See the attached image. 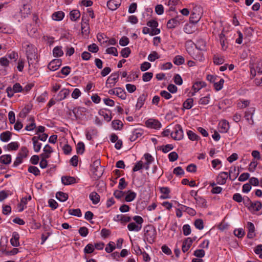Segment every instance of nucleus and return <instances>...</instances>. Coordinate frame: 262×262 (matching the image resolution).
I'll list each match as a JSON object with an SVG mask.
<instances>
[{
    "label": "nucleus",
    "instance_id": "obj_1",
    "mask_svg": "<svg viewBox=\"0 0 262 262\" xmlns=\"http://www.w3.org/2000/svg\"><path fill=\"white\" fill-rule=\"evenodd\" d=\"M185 46L187 52L193 59L202 60L204 57L202 53L200 52L202 49L198 48L192 40H187Z\"/></svg>",
    "mask_w": 262,
    "mask_h": 262
},
{
    "label": "nucleus",
    "instance_id": "obj_2",
    "mask_svg": "<svg viewBox=\"0 0 262 262\" xmlns=\"http://www.w3.org/2000/svg\"><path fill=\"white\" fill-rule=\"evenodd\" d=\"M144 238L149 244L154 243L157 237V231L152 225H146L144 228Z\"/></svg>",
    "mask_w": 262,
    "mask_h": 262
},
{
    "label": "nucleus",
    "instance_id": "obj_3",
    "mask_svg": "<svg viewBox=\"0 0 262 262\" xmlns=\"http://www.w3.org/2000/svg\"><path fill=\"white\" fill-rule=\"evenodd\" d=\"M100 159L95 160L91 165V171L95 176V178L98 179L103 174L104 167L101 166Z\"/></svg>",
    "mask_w": 262,
    "mask_h": 262
},
{
    "label": "nucleus",
    "instance_id": "obj_4",
    "mask_svg": "<svg viewBox=\"0 0 262 262\" xmlns=\"http://www.w3.org/2000/svg\"><path fill=\"white\" fill-rule=\"evenodd\" d=\"M23 46L26 48L27 59L30 61H33L37 58L36 49L32 45L27 42H24Z\"/></svg>",
    "mask_w": 262,
    "mask_h": 262
},
{
    "label": "nucleus",
    "instance_id": "obj_5",
    "mask_svg": "<svg viewBox=\"0 0 262 262\" xmlns=\"http://www.w3.org/2000/svg\"><path fill=\"white\" fill-rule=\"evenodd\" d=\"M28 152L29 151L26 147H22L17 155L15 160L13 164V166L16 167L20 164L23 160L27 157Z\"/></svg>",
    "mask_w": 262,
    "mask_h": 262
},
{
    "label": "nucleus",
    "instance_id": "obj_6",
    "mask_svg": "<svg viewBox=\"0 0 262 262\" xmlns=\"http://www.w3.org/2000/svg\"><path fill=\"white\" fill-rule=\"evenodd\" d=\"M173 139L175 140H181L183 138L184 133L182 127L180 124H176L173 130L170 133Z\"/></svg>",
    "mask_w": 262,
    "mask_h": 262
},
{
    "label": "nucleus",
    "instance_id": "obj_7",
    "mask_svg": "<svg viewBox=\"0 0 262 262\" xmlns=\"http://www.w3.org/2000/svg\"><path fill=\"white\" fill-rule=\"evenodd\" d=\"M23 91V88L19 83H15L12 88L8 86L6 89L8 97L9 98L13 97L14 93L21 92Z\"/></svg>",
    "mask_w": 262,
    "mask_h": 262
},
{
    "label": "nucleus",
    "instance_id": "obj_8",
    "mask_svg": "<svg viewBox=\"0 0 262 262\" xmlns=\"http://www.w3.org/2000/svg\"><path fill=\"white\" fill-rule=\"evenodd\" d=\"M62 60L61 59H54L52 60L48 65V68L52 71L58 70L61 66Z\"/></svg>",
    "mask_w": 262,
    "mask_h": 262
},
{
    "label": "nucleus",
    "instance_id": "obj_9",
    "mask_svg": "<svg viewBox=\"0 0 262 262\" xmlns=\"http://www.w3.org/2000/svg\"><path fill=\"white\" fill-rule=\"evenodd\" d=\"M145 124L147 127L154 129H159L161 127V123L160 122L154 119H149L146 122Z\"/></svg>",
    "mask_w": 262,
    "mask_h": 262
},
{
    "label": "nucleus",
    "instance_id": "obj_10",
    "mask_svg": "<svg viewBox=\"0 0 262 262\" xmlns=\"http://www.w3.org/2000/svg\"><path fill=\"white\" fill-rule=\"evenodd\" d=\"M255 111V108L254 107H250L247 111L245 113L244 117L246 119V120L248 122V123L253 125L254 124V120L253 119V116L254 114Z\"/></svg>",
    "mask_w": 262,
    "mask_h": 262
},
{
    "label": "nucleus",
    "instance_id": "obj_11",
    "mask_svg": "<svg viewBox=\"0 0 262 262\" xmlns=\"http://www.w3.org/2000/svg\"><path fill=\"white\" fill-rule=\"evenodd\" d=\"M119 79V74L118 73H113L107 78L106 84H110L108 87L114 86Z\"/></svg>",
    "mask_w": 262,
    "mask_h": 262
},
{
    "label": "nucleus",
    "instance_id": "obj_12",
    "mask_svg": "<svg viewBox=\"0 0 262 262\" xmlns=\"http://www.w3.org/2000/svg\"><path fill=\"white\" fill-rule=\"evenodd\" d=\"M229 128V122L226 120H223L219 123V130L220 133H226L228 132Z\"/></svg>",
    "mask_w": 262,
    "mask_h": 262
},
{
    "label": "nucleus",
    "instance_id": "obj_13",
    "mask_svg": "<svg viewBox=\"0 0 262 262\" xmlns=\"http://www.w3.org/2000/svg\"><path fill=\"white\" fill-rule=\"evenodd\" d=\"M70 94V90L67 89H62L57 95L55 100L56 101H60L66 99Z\"/></svg>",
    "mask_w": 262,
    "mask_h": 262
},
{
    "label": "nucleus",
    "instance_id": "obj_14",
    "mask_svg": "<svg viewBox=\"0 0 262 262\" xmlns=\"http://www.w3.org/2000/svg\"><path fill=\"white\" fill-rule=\"evenodd\" d=\"M195 238L192 239L190 237H187L183 242L182 250L184 253L188 251L189 249L192 245L193 242L195 241Z\"/></svg>",
    "mask_w": 262,
    "mask_h": 262
},
{
    "label": "nucleus",
    "instance_id": "obj_15",
    "mask_svg": "<svg viewBox=\"0 0 262 262\" xmlns=\"http://www.w3.org/2000/svg\"><path fill=\"white\" fill-rule=\"evenodd\" d=\"M247 228L248 229V233H247V238L249 239H252L255 236V228L254 224L250 222H248L247 223Z\"/></svg>",
    "mask_w": 262,
    "mask_h": 262
},
{
    "label": "nucleus",
    "instance_id": "obj_16",
    "mask_svg": "<svg viewBox=\"0 0 262 262\" xmlns=\"http://www.w3.org/2000/svg\"><path fill=\"white\" fill-rule=\"evenodd\" d=\"M144 133L143 129L141 128L135 129L132 133L130 136L129 140L130 141L133 142L136 140L139 137L142 136Z\"/></svg>",
    "mask_w": 262,
    "mask_h": 262
},
{
    "label": "nucleus",
    "instance_id": "obj_17",
    "mask_svg": "<svg viewBox=\"0 0 262 262\" xmlns=\"http://www.w3.org/2000/svg\"><path fill=\"white\" fill-rule=\"evenodd\" d=\"M228 178L227 172H221L216 178V182L218 184L224 185L226 183Z\"/></svg>",
    "mask_w": 262,
    "mask_h": 262
},
{
    "label": "nucleus",
    "instance_id": "obj_18",
    "mask_svg": "<svg viewBox=\"0 0 262 262\" xmlns=\"http://www.w3.org/2000/svg\"><path fill=\"white\" fill-rule=\"evenodd\" d=\"M121 0H110L107 3V6L111 10H116L121 5Z\"/></svg>",
    "mask_w": 262,
    "mask_h": 262
},
{
    "label": "nucleus",
    "instance_id": "obj_19",
    "mask_svg": "<svg viewBox=\"0 0 262 262\" xmlns=\"http://www.w3.org/2000/svg\"><path fill=\"white\" fill-rule=\"evenodd\" d=\"M114 221L120 222L121 223H126L131 221V217L123 214H117L114 217Z\"/></svg>",
    "mask_w": 262,
    "mask_h": 262
},
{
    "label": "nucleus",
    "instance_id": "obj_20",
    "mask_svg": "<svg viewBox=\"0 0 262 262\" xmlns=\"http://www.w3.org/2000/svg\"><path fill=\"white\" fill-rule=\"evenodd\" d=\"M262 208V203L259 201H255L251 203L249 210L251 212H256L259 211Z\"/></svg>",
    "mask_w": 262,
    "mask_h": 262
},
{
    "label": "nucleus",
    "instance_id": "obj_21",
    "mask_svg": "<svg viewBox=\"0 0 262 262\" xmlns=\"http://www.w3.org/2000/svg\"><path fill=\"white\" fill-rule=\"evenodd\" d=\"M61 182L64 185L73 184L76 183V179L70 176H63L61 178Z\"/></svg>",
    "mask_w": 262,
    "mask_h": 262
},
{
    "label": "nucleus",
    "instance_id": "obj_22",
    "mask_svg": "<svg viewBox=\"0 0 262 262\" xmlns=\"http://www.w3.org/2000/svg\"><path fill=\"white\" fill-rule=\"evenodd\" d=\"M19 235L17 232H13L12 237L10 239L11 244L14 247H18L19 246Z\"/></svg>",
    "mask_w": 262,
    "mask_h": 262
},
{
    "label": "nucleus",
    "instance_id": "obj_23",
    "mask_svg": "<svg viewBox=\"0 0 262 262\" xmlns=\"http://www.w3.org/2000/svg\"><path fill=\"white\" fill-rule=\"evenodd\" d=\"M206 83L204 81H197L194 83L192 86V89L194 90V93H192V95H194V93L199 91L202 88L206 86Z\"/></svg>",
    "mask_w": 262,
    "mask_h": 262
},
{
    "label": "nucleus",
    "instance_id": "obj_24",
    "mask_svg": "<svg viewBox=\"0 0 262 262\" xmlns=\"http://www.w3.org/2000/svg\"><path fill=\"white\" fill-rule=\"evenodd\" d=\"M32 110V106L26 105L19 113L20 118H25Z\"/></svg>",
    "mask_w": 262,
    "mask_h": 262
},
{
    "label": "nucleus",
    "instance_id": "obj_25",
    "mask_svg": "<svg viewBox=\"0 0 262 262\" xmlns=\"http://www.w3.org/2000/svg\"><path fill=\"white\" fill-rule=\"evenodd\" d=\"M195 200L196 204L199 207L202 208H206L207 207V201L204 198L200 196L195 197Z\"/></svg>",
    "mask_w": 262,
    "mask_h": 262
},
{
    "label": "nucleus",
    "instance_id": "obj_26",
    "mask_svg": "<svg viewBox=\"0 0 262 262\" xmlns=\"http://www.w3.org/2000/svg\"><path fill=\"white\" fill-rule=\"evenodd\" d=\"M236 171V168L235 166L231 167L228 173V177L230 180L233 181L235 180L239 174V172Z\"/></svg>",
    "mask_w": 262,
    "mask_h": 262
},
{
    "label": "nucleus",
    "instance_id": "obj_27",
    "mask_svg": "<svg viewBox=\"0 0 262 262\" xmlns=\"http://www.w3.org/2000/svg\"><path fill=\"white\" fill-rule=\"evenodd\" d=\"M127 228L130 231L138 232L141 230L142 225H138L134 222H132L128 224Z\"/></svg>",
    "mask_w": 262,
    "mask_h": 262
},
{
    "label": "nucleus",
    "instance_id": "obj_28",
    "mask_svg": "<svg viewBox=\"0 0 262 262\" xmlns=\"http://www.w3.org/2000/svg\"><path fill=\"white\" fill-rule=\"evenodd\" d=\"M32 141L33 144V148L36 152H38L41 147V143L38 142V140L35 137H33Z\"/></svg>",
    "mask_w": 262,
    "mask_h": 262
},
{
    "label": "nucleus",
    "instance_id": "obj_29",
    "mask_svg": "<svg viewBox=\"0 0 262 262\" xmlns=\"http://www.w3.org/2000/svg\"><path fill=\"white\" fill-rule=\"evenodd\" d=\"M89 198L94 204H97L100 202V195L95 191L91 192Z\"/></svg>",
    "mask_w": 262,
    "mask_h": 262
},
{
    "label": "nucleus",
    "instance_id": "obj_30",
    "mask_svg": "<svg viewBox=\"0 0 262 262\" xmlns=\"http://www.w3.org/2000/svg\"><path fill=\"white\" fill-rule=\"evenodd\" d=\"M69 195L67 193L58 191L56 193V198L60 202H65L68 199Z\"/></svg>",
    "mask_w": 262,
    "mask_h": 262
},
{
    "label": "nucleus",
    "instance_id": "obj_31",
    "mask_svg": "<svg viewBox=\"0 0 262 262\" xmlns=\"http://www.w3.org/2000/svg\"><path fill=\"white\" fill-rule=\"evenodd\" d=\"M11 162V156L10 155H4L0 157V163L8 165Z\"/></svg>",
    "mask_w": 262,
    "mask_h": 262
},
{
    "label": "nucleus",
    "instance_id": "obj_32",
    "mask_svg": "<svg viewBox=\"0 0 262 262\" xmlns=\"http://www.w3.org/2000/svg\"><path fill=\"white\" fill-rule=\"evenodd\" d=\"M200 18L201 16L199 14L192 12L189 18V21L190 23L195 24L200 20Z\"/></svg>",
    "mask_w": 262,
    "mask_h": 262
},
{
    "label": "nucleus",
    "instance_id": "obj_33",
    "mask_svg": "<svg viewBox=\"0 0 262 262\" xmlns=\"http://www.w3.org/2000/svg\"><path fill=\"white\" fill-rule=\"evenodd\" d=\"M11 137V133L9 131H6L0 135V140L3 142H8Z\"/></svg>",
    "mask_w": 262,
    "mask_h": 262
},
{
    "label": "nucleus",
    "instance_id": "obj_34",
    "mask_svg": "<svg viewBox=\"0 0 262 262\" xmlns=\"http://www.w3.org/2000/svg\"><path fill=\"white\" fill-rule=\"evenodd\" d=\"M64 16V13L62 11H57L54 12L52 15V18L53 20L56 21L61 20Z\"/></svg>",
    "mask_w": 262,
    "mask_h": 262
},
{
    "label": "nucleus",
    "instance_id": "obj_35",
    "mask_svg": "<svg viewBox=\"0 0 262 262\" xmlns=\"http://www.w3.org/2000/svg\"><path fill=\"white\" fill-rule=\"evenodd\" d=\"M146 98V96L145 94H143L141 95L137 100L136 107L138 109L141 108L144 105Z\"/></svg>",
    "mask_w": 262,
    "mask_h": 262
},
{
    "label": "nucleus",
    "instance_id": "obj_36",
    "mask_svg": "<svg viewBox=\"0 0 262 262\" xmlns=\"http://www.w3.org/2000/svg\"><path fill=\"white\" fill-rule=\"evenodd\" d=\"M31 200V195H29L28 198H23L20 201V203L19 204V212H21L25 209L24 206L26 205L27 202Z\"/></svg>",
    "mask_w": 262,
    "mask_h": 262
},
{
    "label": "nucleus",
    "instance_id": "obj_37",
    "mask_svg": "<svg viewBox=\"0 0 262 262\" xmlns=\"http://www.w3.org/2000/svg\"><path fill=\"white\" fill-rule=\"evenodd\" d=\"M179 26V21L173 18L170 19L167 23V28L172 29Z\"/></svg>",
    "mask_w": 262,
    "mask_h": 262
},
{
    "label": "nucleus",
    "instance_id": "obj_38",
    "mask_svg": "<svg viewBox=\"0 0 262 262\" xmlns=\"http://www.w3.org/2000/svg\"><path fill=\"white\" fill-rule=\"evenodd\" d=\"M113 128L115 130H121L123 124L122 122L119 120H114L112 122Z\"/></svg>",
    "mask_w": 262,
    "mask_h": 262
},
{
    "label": "nucleus",
    "instance_id": "obj_39",
    "mask_svg": "<svg viewBox=\"0 0 262 262\" xmlns=\"http://www.w3.org/2000/svg\"><path fill=\"white\" fill-rule=\"evenodd\" d=\"M81 32L83 34L87 35L89 33V25L87 21H84L83 18L82 19Z\"/></svg>",
    "mask_w": 262,
    "mask_h": 262
},
{
    "label": "nucleus",
    "instance_id": "obj_40",
    "mask_svg": "<svg viewBox=\"0 0 262 262\" xmlns=\"http://www.w3.org/2000/svg\"><path fill=\"white\" fill-rule=\"evenodd\" d=\"M70 18L72 21H76L80 16V13L79 10H73L70 13Z\"/></svg>",
    "mask_w": 262,
    "mask_h": 262
},
{
    "label": "nucleus",
    "instance_id": "obj_41",
    "mask_svg": "<svg viewBox=\"0 0 262 262\" xmlns=\"http://www.w3.org/2000/svg\"><path fill=\"white\" fill-rule=\"evenodd\" d=\"M136 197V193L130 190H128L127 192V194L125 196V200L127 202H130L133 201Z\"/></svg>",
    "mask_w": 262,
    "mask_h": 262
},
{
    "label": "nucleus",
    "instance_id": "obj_42",
    "mask_svg": "<svg viewBox=\"0 0 262 262\" xmlns=\"http://www.w3.org/2000/svg\"><path fill=\"white\" fill-rule=\"evenodd\" d=\"M116 95L122 99H125L126 95L125 91L121 88H116Z\"/></svg>",
    "mask_w": 262,
    "mask_h": 262
},
{
    "label": "nucleus",
    "instance_id": "obj_43",
    "mask_svg": "<svg viewBox=\"0 0 262 262\" xmlns=\"http://www.w3.org/2000/svg\"><path fill=\"white\" fill-rule=\"evenodd\" d=\"M53 54L54 57H61L63 55V52L61 47H55L53 50Z\"/></svg>",
    "mask_w": 262,
    "mask_h": 262
},
{
    "label": "nucleus",
    "instance_id": "obj_44",
    "mask_svg": "<svg viewBox=\"0 0 262 262\" xmlns=\"http://www.w3.org/2000/svg\"><path fill=\"white\" fill-rule=\"evenodd\" d=\"M160 192L164 194V195H162L161 198L163 199H166L169 198V193H170V189L168 187H161Z\"/></svg>",
    "mask_w": 262,
    "mask_h": 262
},
{
    "label": "nucleus",
    "instance_id": "obj_45",
    "mask_svg": "<svg viewBox=\"0 0 262 262\" xmlns=\"http://www.w3.org/2000/svg\"><path fill=\"white\" fill-rule=\"evenodd\" d=\"M29 120L31 122V123L26 126L25 129L28 131H31L33 130L36 127L35 119L34 117H30L29 119Z\"/></svg>",
    "mask_w": 262,
    "mask_h": 262
},
{
    "label": "nucleus",
    "instance_id": "obj_46",
    "mask_svg": "<svg viewBox=\"0 0 262 262\" xmlns=\"http://www.w3.org/2000/svg\"><path fill=\"white\" fill-rule=\"evenodd\" d=\"M29 172L33 174L35 176H38L40 174L39 169L36 166H29L28 168Z\"/></svg>",
    "mask_w": 262,
    "mask_h": 262
},
{
    "label": "nucleus",
    "instance_id": "obj_47",
    "mask_svg": "<svg viewBox=\"0 0 262 262\" xmlns=\"http://www.w3.org/2000/svg\"><path fill=\"white\" fill-rule=\"evenodd\" d=\"M219 38L222 49L223 50H226L227 48V46H226L225 44V40H226L225 35L223 32H222L219 34Z\"/></svg>",
    "mask_w": 262,
    "mask_h": 262
},
{
    "label": "nucleus",
    "instance_id": "obj_48",
    "mask_svg": "<svg viewBox=\"0 0 262 262\" xmlns=\"http://www.w3.org/2000/svg\"><path fill=\"white\" fill-rule=\"evenodd\" d=\"M185 59L181 55H177L174 57L173 60V63L177 66H180L184 63Z\"/></svg>",
    "mask_w": 262,
    "mask_h": 262
},
{
    "label": "nucleus",
    "instance_id": "obj_49",
    "mask_svg": "<svg viewBox=\"0 0 262 262\" xmlns=\"http://www.w3.org/2000/svg\"><path fill=\"white\" fill-rule=\"evenodd\" d=\"M193 100L192 98H188L183 103V106L186 109H190L193 106Z\"/></svg>",
    "mask_w": 262,
    "mask_h": 262
},
{
    "label": "nucleus",
    "instance_id": "obj_50",
    "mask_svg": "<svg viewBox=\"0 0 262 262\" xmlns=\"http://www.w3.org/2000/svg\"><path fill=\"white\" fill-rule=\"evenodd\" d=\"M98 114L100 115L103 116L104 119L107 122L110 121L111 120V119H112V117H111V114H107L105 110H100L99 111Z\"/></svg>",
    "mask_w": 262,
    "mask_h": 262
},
{
    "label": "nucleus",
    "instance_id": "obj_51",
    "mask_svg": "<svg viewBox=\"0 0 262 262\" xmlns=\"http://www.w3.org/2000/svg\"><path fill=\"white\" fill-rule=\"evenodd\" d=\"M95 250L94 245L89 243L85 247L83 251L85 254H91L94 252Z\"/></svg>",
    "mask_w": 262,
    "mask_h": 262
},
{
    "label": "nucleus",
    "instance_id": "obj_52",
    "mask_svg": "<svg viewBox=\"0 0 262 262\" xmlns=\"http://www.w3.org/2000/svg\"><path fill=\"white\" fill-rule=\"evenodd\" d=\"M250 104V101L248 100H240L237 103V107L239 108H244L247 107Z\"/></svg>",
    "mask_w": 262,
    "mask_h": 262
},
{
    "label": "nucleus",
    "instance_id": "obj_53",
    "mask_svg": "<svg viewBox=\"0 0 262 262\" xmlns=\"http://www.w3.org/2000/svg\"><path fill=\"white\" fill-rule=\"evenodd\" d=\"M187 134L188 138L191 141H198L200 138L199 136L192 130H188L187 132Z\"/></svg>",
    "mask_w": 262,
    "mask_h": 262
},
{
    "label": "nucleus",
    "instance_id": "obj_54",
    "mask_svg": "<svg viewBox=\"0 0 262 262\" xmlns=\"http://www.w3.org/2000/svg\"><path fill=\"white\" fill-rule=\"evenodd\" d=\"M213 62L216 65H220L224 62V59L222 56L214 55L213 58Z\"/></svg>",
    "mask_w": 262,
    "mask_h": 262
},
{
    "label": "nucleus",
    "instance_id": "obj_55",
    "mask_svg": "<svg viewBox=\"0 0 262 262\" xmlns=\"http://www.w3.org/2000/svg\"><path fill=\"white\" fill-rule=\"evenodd\" d=\"M85 150V146L83 142H79L76 146V151L78 154H82Z\"/></svg>",
    "mask_w": 262,
    "mask_h": 262
},
{
    "label": "nucleus",
    "instance_id": "obj_56",
    "mask_svg": "<svg viewBox=\"0 0 262 262\" xmlns=\"http://www.w3.org/2000/svg\"><path fill=\"white\" fill-rule=\"evenodd\" d=\"M224 83V80L223 78L220 79L218 82H215L214 83V88L215 90L217 91L221 90L223 87Z\"/></svg>",
    "mask_w": 262,
    "mask_h": 262
},
{
    "label": "nucleus",
    "instance_id": "obj_57",
    "mask_svg": "<svg viewBox=\"0 0 262 262\" xmlns=\"http://www.w3.org/2000/svg\"><path fill=\"white\" fill-rule=\"evenodd\" d=\"M160 56L156 51H152L148 56V59L151 62L155 61L159 59Z\"/></svg>",
    "mask_w": 262,
    "mask_h": 262
},
{
    "label": "nucleus",
    "instance_id": "obj_58",
    "mask_svg": "<svg viewBox=\"0 0 262 262\" xmlns=\"http://www.w3.org/2000/svg\"><path fill=\"white\" fill-rule=\"evenodd\" d=\"M69 213L71 215L80 217L82 215V213L80 209H72L69 210Z\"/></svg>",
    "mask_w": 262,
    "mask_h": 262
},
{
    "label": "nucleus",
    "instance_id": "obj_59",
    "mask_svg": "<svg viewBox=\"0 0 262 262\" xmlns=\"http://www.w3.org/2000/svg\"><path fill=\"white\" fill-rule=\"evenodd\" d=\"M121 56L124 58L128 57L131 53V50L128 47H126L122 49L121 52Z\"/></svg>",
    "mask_w": 262,
    "mask_h": 262
},
{
    "label": "nucleus",
    "instance_id": "obj_60",
    "mask_svg": "<svg viewBox=\"0 0 262 262\" xmlns=\"http://www.w3.org/2000/svg\"><path fill=\"white\" fill-rule=\"evenodd\" d=\"M194 225L199 230H202L204 228V223L202 219H196L194 223Z\"/></svg>",
    "mask_w": 262,
    "mask_h": 262
},
{
    "label": "nucleus",
    "instance_id": "obj_61",
    "mask_svg": "<svg viewBox=\"0 0 262 262\" xmlns=\"http://www.w3.org/2000/svg\"><path fill=\"white\" fill-rule=\"evenodd\" d=\"M153 77V73L151 72H146L143 74L142 80L144 82L150 81Z\"/></svg>",
    "mask_w": 262,
    "mask_h": 262
},
{
    "label": "nucleus",
    "instance_id": "obj_62",
    "mask_svg": "<svg viewBox=\"0 0 262 262\" xmlns=\"http://www.w3.org/2000/svg\"><path fill=\"white\" fill-rule=\"evenodd\" d=\"M106 53L113 55L114 56H117L118 55L117 49L115 47L108 48L106 50Z\"/></svg>",
    "mask_w": 262,
    "mask_h": 262
},
{
    "label": "nucleus",
    "instance_id": "obj_63",
    "mask_svg": "<svg viewBox=\"0 0 262 262\" xmlns=\"http://www.w3.org/2000/svg\"><path fill=\"white\" fill-rule=\"evenodd\" d=\"M173 173L177 176H181L184 174V171L181 166L174 168Z\"/></svg>",
    "mask_w": 262,
    "mask_h": 262
},
{
    "label": "nucleus",
    "instance_id": "obj_64",
    "mask_svg": "<svg viewBox=\"0 0 262 262\" xmlns=\"http://www.w3.org/2000/svg\"><path fill=\"white\" fill-rule=\"evenodd\" d=\"M234 234L238 238H242L244 236L245 232L242 228H239L234 231Z\"/></svg>",
    "mask_w": 262,
    "mask_h": 262
}]
</instances>
